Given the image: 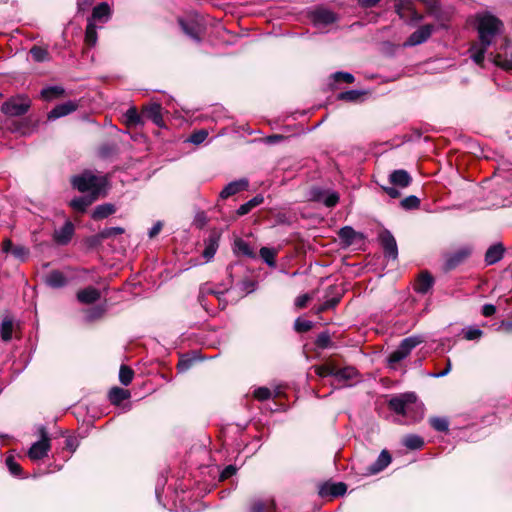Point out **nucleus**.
Wrapping results in <instances>:
<instances>
[{
  "mask_svg": "<svg viewBox=\"0 0 512 512\" xmlns=\"http://www.w3.org/2000/svg\"><path fill=\"white\" fill-rule=\"evenodd\" d=\"M479 41L469 49L470 57L476 64H482L487 48L494 42L502 30V22L490 13L478 14L476 17Z\"/></svg>",
  "mask_w": 512,
  "mask_h": 512,
  "instance_id": "1",
  "label": "nucleus"
},
{
  "mask_svg": "<svg viewBox=\"0 0 512 512\" xmlns=\"http://www.w3.org/2000/svg\"><path fill=\"white\" fill-rule=\"evenodd\" d=\"M388 406L396 414L408 417L412 422L419 421L424 415L423 404L417 402V397L413 392L392 397Z\"/></svg>",
  "mask_w": 512,
  "mask_h": 512,
  "instance_id": "2",
  "label": "nucleus"
},
{
  "mask_svg": "<svg viewBox=\"0 0 512 512\" xmlns=\"http://www.w3.org/2000/svg\"><path fill=\"white\" fill-rule=\"evenodd\" d=\"M71 184L73 188L82 193L95 196H105L107 194V177L96 175L90 171L73 176Z\"/></svg>",
  "mask_w": 512,
  "mask_h": 512,
  "instance_id": "3",
  "label": "nucleus"
},
{
  "mask_svg": "<svg viewBox=\"0 0 512 512\" xmlns=\"http://www.w3.org/2000/svg\"><path fill=\"white\" fill-rule=\"evenodd\" d=\"M424 342V337L420 335H413L410 337L404 338L398 348L390 353L388 357V362L390 365L397 364L404 360L411 351L418 345Z\"/></svg>",
  "mask_w": 512,
  "mask_h": 512,
  "instance_id": "4",
  "label": "nucleus"
},
{
  "mask_svg": "<svg viewBox=\"0 0 512 512\" xmlns=\"http://www.w3.org/2000/svg\"><path fill=\"white\" fill-rule=\"evenodd\" d=\"M40 439L34 442L28 450V457L32 461H38L48 456L51 449L49 433L45 426L38 427Z\"/></svg>",
  "mask_w": 512,
  "mask_h": 512,
  "instance_id": "5",
  "label": "nucleus"
},
{
  "mask_svg": "<svg viewBox=\"0 0 512 512\" xmlns=\"http://www.w3.org/2000/svg\"><path fill=\"white\" fill-rule=\"evenodd\" d=\"M179 24L183 32L196 42L201 41V35L205 31V25L197 17L189 19H179Z\"/></svg>",
  "mask_w": 512,
  "mask_h": 512,
  "instance_id": "6",
  "label": "nucleus"
},
{
  "mask_svg": "<svg viewBox=\"0 0 512 512\" xmlns=\"http://www.w3.org/2000/svg\"><path fill=\"white\" fill-rule=\"evenodd\" d=\"M434 31L432 24H426L414 31L404 42V47H413L426 42Z\"/></svg>",
  "mask_w": 512,
  "mask_h": 512,
  "instance_id": "7",
  "label": "nucleus"
},
{
  "mask_svg": "<svg viewBox=\"0 0 512 512\" xmlns=\"http://www.w3.org/2000/svg\"><path fill=\"white\" fill-rule=\"evenodd\" d=\"M379 240L386 257L395 260L398 256V247L395 237L389 230H383L379 234Z\"/></svg>",
  "mask_w": 512,
  "mask_h": 512,
  "instance_id": "8",
  "label": "nucleus"
},
{
  "mask_svg": "<svg viewBox=\"0 0 512 512\" xmlns=\"http://www.w3.org/2000/svg\"><path fill=\"white\" fill-rule=\"evenodd\" d=\"M29 109V102L18 99H11L2 104L1 110L9 116H21Z\"/></svg>",
  "mask_w": 512,
  "mask_h": 512,
  "instance_id": "9",
  "label": "nucleus"
},
{
  "mask_svg": "<svg viewBox=\"0 0 512 512\" xmlns=\"http://www.w3.org/2000/svg\"><path fill=\"white\" fill-rule=\"evenodd\" d=\"M357 375V370L352 366H347L344 368L336 367L333 384H337V387L349 386L348 382L354 380Z\"/></svg>",
  "mask_w": 512,
  "mask_h": 512,
  "instance_id": "10",
  "label": "nucleus"
},
{
  "mask_svg": "<svg viewBox=\"0 0 512 512\" xmlns=\"http://www.w3.org/2000/svg\"><path fill=\"white\" fill-rule=\"evenodd\" d=\"M143 120H151L158 127L164 126L162 107L159 103H151L142 109Z\"/></svg>",
  "mask_w": 512,
  "mask_h": 512,
  "instance_id": "11",
  "label": "nucleus"
},
{
  "mask_svg": "<svg viewBox=\"0 0 512 512\" xmlns=\"http://www.w3.org/2000/svg\"><path fill=\"white\" fill-rule=\"evenodd\" d=\"M249 187V181L246 178H241L228 183L220 192L219 197L223 200L241 192L247 190Z\"/></svg>",
  "mask_w": 512,
  "mask_h": 512,
  "instance_id": "12",
  "label": "nucleus"
},
{
  "mask_svg": "<svg viewBox=\"0 0 512 512\" xmlns=\"http://www.w3.org/2000/svg\"><path fill=\"white\" fill-rule=\"evenodd\" d=\"M77 108L78 103L71 100L58 104L48 113V120H56L58 118L67 116L76 111Z\"/></svg>",
  "mask_w": 512,
  "mask_h": 512,
  "instance_id": "13",
  "label": "nucleus"
},
{
  "mask_svg": "<svg viewBox=\"0 0 512 512\" xmlns=\"http://www.w3.org/2000/svg\"><path fill=\"white\" fill-rule=\"evenodd\" d=\"M110 18L111 8L108 3L102 2L93 8L92 15L88 19V22L104 24L108 22Z\"/></svg>",
  "mask_w": 512,
  "mask_h": 512,
  "instance_id": "14",
  "label": "nucleus"
},
{
  "mask_svg": "<svg viewBox=\"0 0 512 512\" xmlns=\"http://www.w3.org/2000/svg\"><path fill=\"white\" fill-rule=\"evenodd\" d=\"M312 197L327 207H334L339 202V194L335 191L314 189L312 190Z\"/></svg>",
  "mask_w": 512,
  "mask_h": 512,
  "instance_id": "15",
  "label": "nucleus"
},
{
  "mask_svg": "<svg viewBox=\"0 0 512 512\" xmlns=\"http://www.w3.org/2000/svg\"><path fill=\"white\" fill-rule=\"evenodd\" d=\"M389 182L393 186L406 188L411 184L412 177L406 170L397 169L390 173Z\"/></svg>",
  "mask_w": 512,
  "mask_h": 512,
  "instance_id": "16",
  "label": "nucleus"
},
{
  "mask_svg": "<svg viewBox=\"0 0 512 512\" xmlns=\"http://www.w3.org/2000/svg\"><path fill=\"white\" fill-rule=\"evenodd\" d=\"M311 19L314 25H329L336 21V15L328 9L320 8L312 12Z\"/></svg>",
  "mask_w": 512,
  "mask_h": 512,
  "instance_id": "17",
  "label": "nucleus"
},
{
  "mask_svg": "<svg viewBox=\"0 0 512 512\" xmlns=\"http://www.w3.org/2000/svg\"><path fill=\"white\" fill-rule=\"evenodd\" d=\"M347 486L343 482L338 483H325L320 486L319 494L322 497L332 496L338 497L346 493Z\"/></svg>",
  "mask_w": 512,
  "mask_h": 512,
  "instance_id": "18",
  "label": "nucleus"
},
{
  "mask_svg": "<svg viewBox=\"0 0 512 512\" xmlns=\"http://www.w3.org/2000/svg\"><path fill=\"white\" fill-rule=\"evenodd\" d=\"M73 234L74 225L72 222L67 221L61 228L55 230L53 237L58 244L66 245L71 240Z\"/></svg>",
  "mask_w": 512,
  "mask_h": 512,
  "instance_id": "19",
  "label": "nucleus"
},
{
  "mask_svg": "<svg viewBox=\"0 0 512 512\" xmlns=\"http://www.w3.org/2000/svg\"><path fill=\"white\" fill-rule=\"evenodd\" d=\"M391 455L387 450H383L376 461L367 468L369 475H375L383 471L391 463Z\"/></svg>",
  "mask_w": 512,
  "mask_h": 512,
  "instance_id": "20",
  "label": "nucleus"
},
{
  "mask_svg": "<svg viewBox=\"0 0 512 512\" xmlns=\"http://www.w3.org/2000/svg\"><path fill=\"white\" fill-rule=\"evenodd\" d=\"M489 59L496 66L502 68L503 70L512 71V51L510 53H490Z\"/></svg>",
  "mask_w": 512,
  "mask_h": 512,
  "instance_id": "21",
  "label": "nucleus"
},
{
  "mask_svg": "<svg viewBox=\"0 0 512 512\" xmlns=\"http://www.w3.org/2000/svg\"><path fill=\"white\" fill-rule=\"evenodd\" d=\"M433 284L434 278L432 275L429 272L424 271L418 276L414 289L417 293L426 294L432 288Z\"/></svg>",
  "mask_w": 512,
  "mask_h": 512,
  "instance_id": "22",
  "label": "nucleus"
},
{
  "mask_svg": "<svg viewBox=\"0 0 512 512\" xmlns=\"http://www.w3.org/2000/svg\"><path fill=\"white\" fill-rule=\"evenodd\" d=\"M47 286L51 288H62L67 285L68 280L66 276L58 270H53L45 276L44 279Z\"/></svg>",
  "mask_w": 512,
  "mask_h": 512,
  "instance_id": "23",
  "label": "nucleus"
},
{
  "mask_svg": "<svg viewBox=\"0 0 512 512\" xmlns=\"http://www.w3.org/2000/svg\"><path fill=\"white\" fill-rule=\"evenodd\" d=\"M100 296V291L92 286L82 289L77 293L78 301L83 304L94 303L100 299Z\"/></svg>",
  "mask_w": 512,
  "mask_h": 512,
  "instance_id": "24",
  "label": "nucleus"
},
{
  "mask_svg": "<svg viewBox=\"0 0 512 512\" xmlns=\"http://www.w3.org/2000/svg\"><path fill=\"white\" fill-rule=\"evenodd\" d=\"M116 212V206L112 203L97 205L92 211L91 217L94 220H102Z\"/></svg>",
  "mask_w": 512,
  "mask_h": 512,
  "instance_id": "25",
  "label": "nucleus"
},
{
  "mask_svg": "<svg viewBox=\"0 0 512 512\" xmlns=\"http://www.w3.org/2000/svg\"><path fill=\"white\" fill-rule=\"evenodd\" d=\"M504 254V247L502 244H494L488 248L485 254V262L488 265H493L500 261Z\"/></svg>",
  "mask_w": 512,
  "mask_h": 512,
  "instance_id": "26",
  "label": "nucleus"
},
{
  "mask_svg": "<svg viewBox=\"0 0 512 512\" xmlns=\"http://www.w3.org/2000/svg\"><path fill=\"white\" fill-rule=\"evenodd\" d=\"M99 196L88 194L87 196H80L77 198H74L71 201V206L80 212H83L86 210L88 206H90L96 199H98Z\"/></svg>",
  "mask_w": 512,
  "mask_h": 512,
  "instance_id": "27",
  "label": "nucleus"
},
{
  "mask_svg": "<svg viewBox=\"0 0 512 512\" xmlns=\"http://www.w3.org/2000/svg\"><path fill=\"white\" fill-rule=\"evenodd\" d=\"M264 202V197L261 194L254 196L252 199L242 204L236 211L238 216L248 214L253 208L259 206Z\"/></svg>",
  "mask_w": 512,
  "mask_h": 512,
  "instance_id": "28",
  "label": "nucleus"
},
{
  "mask_svg": "<svg viewBox=\"0 0 512 512\" xmlns=\"http://www.w3.org/2000/svg\"><path fill=\"white\" fill-rule=\"evenodd\" d=\"M130 397V392L120 387H113L109 392V400L113 405H119Z\"/></svg>",
  "mask_w": 512,
  "mask_h": 512,
  "instance_id": "29",
  "label": "nucleus"
},
{
  "mask_svg": "<svg viewBox=\"0 0 512 512\" xmlns=\"http://www.w3.org/2000/svg\"><path fill=\"white\" fill-rule=\"evenodd\" d=\"M65 90L62 86H48L41 90V97L46 101H51L63 96Z\"/></svg>",
  "mask_w": 512,
  "mask_h": 512,
  "instance_id": "30",
  "label": "nucleus"
},
{
  "mask_svg": "<svg viewBox=\"0 0 512 512\" xmlns=\"http://www.w3.org/2000/svg\"><path fill=\"white\" fill-rule=\"evenodd\" d=\"M403 445L411 450H418L424 446L422 437L416 434H408L402 440Z\"/></svg>",
  "mask_w": 512,
  "mask_h": 512,
  "instance_id": "31",
  "label": "nucleus"
},
{
  "mask_svg": "<svg viewBox=\"0 0 512 512\" xmlns=\"http://www.w3.org/2000/svg\"><path fill=\"white\" fill-rule=\"evenodd\" d=\"M260 257L269 266L274 268L276 266L277 250L269 247H262L260 249Z\"/></svg>",
  "mask_w": 512,
  "mask_h": 512,
  "instance_id": "32",
  "label": "nucleus"
},
{
  "mask_svg": "<svg viewBox=\"0 0 512 512\" xmlns=\"http://www.w3.org/2000/svg\"><path fill=\"white\" fill-rule=\"evenodd\" d=\"M13 329V320L8 317L4 318L0 327V335L3 341L8 342L12 339Z\"/></svg>",
  "mask_w": 512,
  "mask_h": 512,
  "instance_id": "33",
  "label": "nucleus"
},
{
  "mask_svg": "<svg viewBox=\"0 0 512 512\" xmlns=\"http://www.w3.org/2000/svg\"><path fill=\"white\" fill-rule=\"evenodd\" d=\"M30 54L35 62H46L50 60V54L48 50L41 46H33L30 49Z\"/></svg>",
  "mask_w": 512,
  "mask_h": 512,
  "instance_id": "34",
  "label": "nucleus"
},
{
  "mask_svg": "<svg viewBox=\"0 0 512 512\" xmlns=\"http://www.w3.org/2000/svg\"><path fill=\"white\" fill-rule=\"evenodd\" d=\"M124 116L128 125H140L144 123L142 112L139 113L135 107H130Z\"/></svg>",
  "mask_w": 512,
  "mask_h": 512,
  "instance_id": "35",
  "label": "nucleus"
},
{
  "mask_svg": "<svg viewBox=\"0 0 512 512\" xmlns=\"http://www.w3.org/2000/svg\"><path fill=\"white\" fill-rule=\"evenodd\" d=\"M356 235L357 233L350 226L341 228L338 233L339 238L346 245H351L354 242Z\"/></svg>",
  "mask_w": 512,
  "mask_h": 512,
  "instance_id": "36",
  "label": "nucleus"
},
{
  "mask_svg": "<svg viewBox=\"0 0 512 512\" xmlns=\"http://www.w3.org/2000/svg\"><path fill=\"white\" fill-rule=\"evenodd\" d=\"M429 423L438 432H447L449 429V421L446 417H431Z\"/></svg>",
  "mask_w": 512,
  "mask_h": 512,
  "instance_id": "37",
  "label": "nucleus"
},
{
  "mask_svg": "<svg viewBox=\"0 0 512 512\" xmlns=\"http://www.w3.org/2000/svg\"><path fill=\"white\" fill-rule=\"evenodd\" d=\"M97 25L93 22H88L85 31V42L89 46H94L97 42Z\"/></svg>",
  "mask_w": 512,
  "mask_h": 512,
  "instance_id": "38",
  "label": "nucleus"
},
{
  "mask_svg": "<svg viewBox=\"0 0 512 512\" xmlns=\"http://www.w3.org/2000/svg\"><path fill=\"white\" fill-rule=\"evenodd\" d=\"M133 377H134V371L126 365H121L120 370H119L120 382L124 386H127L132 382Z\"/></svg>",
  "mask_w": 512,
  "mask_h": 512,
  "instance_id": "39",
  "label": "nucleus"
},
{
  "mask_svg": "<svg viewBox=\"0 0 512 512\" xmlns=\"http://www.w3.org/2000/svg\"><path fill=\"white\" fill-rule=\"evenodd\" d=\"M123 233H124V229L122 227H108V228L101 230L97 234L96 238L98 241H101L103 239H107V238H110V237H113V236H116L119 234H123Z\"/></svg>",
  "mask_w": 512,
  "mask_h": 512,
  "instance_id": "40",
  "label": "nucleus"
},
{
  "mask_svg": "<svg viewBox=\"0 0 512 512\" xmlns=\"http://www.w3.org/2000/svg\"><path fill=\"white\" fill-rule=\"evenodd\" d=\"M364 92L360 90H349L338 94V99L348 102H357Z\"/></svg>",
  "mask_w": 512,
  "mask_h": 512,
  "instance_id": "41",
  "label": "nucleus"
},
{
  "mask_svg": "<svg viewBox=\"0 0 512 512\" xmlns=\"http://www.w3.org/2000/svg\"><path fill=\"white\" fill-rule=\"evenodd\" d=\"M6 466L11 473V475L16 477L22 476V468L21 466L15 461L14 457L12 455L7 456L5 460Z\"/></svg>",
  "mask_w": 512,
  "mask_h": 512,
  "instance_id": "42",
  "label": "nucleus"
},
{
  "mask_svg": "<svg viewBox=\"0 0 512 512\" xmlns=\"http://www.w3.org/2000/svg\"><path fill=\"white\" fill-rule=\"evenodd\" d=\"M335 368H336V366H334L332 364H324V365L315 367V372L321 378H326V377L334 378Z\"/></svg>",
  "mask_w": 512,
  "mask_h": 512,
  "instance_id": "43",
  "label": "nucleus"
},
{
  "mask_svg": "<svg viewBox=\"0 0 512 512\" xmlns=\"http://www.w3.org/2000/svg\"><path fill=\"white\" fill-rule=\"evenodd\" d=\"M235 247L238 250V252L242 253L243 255L250 257V258L255 257V254H254L252 248L246 241H244L242 239H238L235 242Z\"/></svg>",
  "mask_w": 512,
  "mask_h": 512,
  "instance_id": "44",
  "label": "nucleus"
},
{
  "mask_svg": "<svg viewBox=\"0 0 512 512\" xmlns=\"http://www.w3.org/2000/svg\"><path fill=\"white\" fill-rule=\"evenodd\" d=\"M466 340H478L482 337L483 331L476 326H469L463 330Z\"/></svg>",
  "mask_w": 512,
  "mask_h": 512,
  "instance_id": "45",
  "label": "nucleus"
},
{
  "mask_svg": "<svg viewBox=\"0 0 512 512\" xmlns=\"http://www.w3.org/2000/svg\"><path fill=\"white\" fill-rule=\"evenodd\" d=\"M400 204H401L402 208H404L406 210H412V209H416L419 207L420 200L418 197H416L414 195H410V196L404 198L403 200H401Z\"/></svg>",
  "mask_w": 512,
  "mask_h": 512,
  "instance_id": "46",
  "label": "nucleus"
},
{
  "mask_svg": "<svg viewBox=\"0 0 512 512\" xmlns=\"http://www.w3.org/2000/svg\"><path fill=\"white\" fill-rule=\"evenodd\" d=\"M208 136V132L205 129H201L193 132L189 137V142L199 145L203 143Z\"/></svg>",
  "mask_w": 512,
  "mask_h": 512,
  "instance_id": "47",
  "label": "nucleus"
},
{
  "mask_svg": "<svg viewBox=\"0 0 512 512\" xmlns=\"http://www.w3.org/2000/svg\"><path fill=\"white\" fill-rule=\"evenodd\" d=\"M11 254L20 261H25L28 257L29 251L26 247L22 245L14 246L13 249H11Z\"/></svg>",
  "mask_w": 512,
  "mask_h": 512,
  "instance_id": "48",
  "label": "nucleus"
},
{
  "mask_svg": "<svg viewBox=\"0 0 512 512\" xmlns=\"http://www.w3.org/2000/svg\"><path fill=\"white\" fill-rule=\"evenodd\" d=\"M313 327V323L309 320L297 318L294 323V328L297 332H307Z\"/></svg>",
  "mask_w": 512,
  "mask_h": 512,
  "instance_id": "49",
  "label": "nucleus"
},
{
  "mask_svg": "<svg viewBox=\"0 0 512 512\" xmlns=\"http://www.w3.org/2000/svg\"><path fill=\"white\" fill-rule=\"evenodd\" d=\"M254 397L259 401L268 400L272 397V391L267 387H259L255 389Z\"/></svg>",
  "mask_w": 512,
  "mask_h": 512,
  "instance_id": "50",
  "label": "nucleus"
},
{
  "mask_svg": "<svg viewBox=\"0 0 512 512\" xmlns=\"http://www.w3.org/2000/svg\"><path fill=\"white\" fill-rule=\"evenodd\" d=\"M333 79L336 82L343 81L346 83H353L355 80L354 76L349 72H336L333 74Z\"/></svg>",
  "mask_w": 512,
  "mask_h": 512,
  "instance_id": "51",
  "label": "nucleus"
},
{
  "mask_svg": "<svg viewBox=\"0 0 512 512\" xmlns=\"http://www.w3.org/2000/svg\"><path fill=\"white\" fill-rule=\"evenodd\" d=\"M331 343L330 335L327 332H322L317 336L316 344L320 348H327Z\"/></svg>",
  "mask_w": 512,
  "mask_h": 512,
  "instance_id": "52",
  "label": "nucleus"
},
{
  "mask_svg": "<svg viewBox=\"0 0 512 512\" xmlns=\"http://www.w3.org/2000/svg\"><path fill=\"white\" fill-rule=\"evenodd\" d=\"M217 243L216 241H211L204 249L203 251V256L204 258H206V260H210L213 258V256L215 255L216 253V250H217Z\"/></svg>",
  "mask_w": 512,
  "mask_h": 512,
  "instance_id": "53",
  "label": "nucleus"
},
{
  "mask_svg": "<svg viewBox=\"0 0 512 512\" xmlns=\"http://www.w3.org/2000/svg\"><path fill=\"white\" fill-rule=\"evenodd\" d=\"M273 503H271L269 506L266 505L262 501H256L253 503L251 507V512H270L272 509Z\"/></svg>",
  "mask_w": 512,
  "mask_h": 512,
  "instance_id": "54",
  "label": "nucleus"
},
{
  "mask_svg": "<svg viewBox=\"0 0 512 512\" xmlns=\"http://www.w3.org/2000/svg\"><path fill=\"white\" fill-rule=\"evenodd\" d=\"M104 313V308L102 307H94L87 311L86 319L88 321H93L97 318H100Z\"/></svg>",
  "mask_w": 512,
  "mask_h": 512,
  "instance_id": "55",
  "label": "nucleus"
},
{
  "mask_svg": "<svg viewBox=\"0 0 512 512\" xmlns=\"http://www.w3.org/2000/svg\"><path fill=\"white\" fill-rule=\"evenodd\" d=\"M237 472V468L234 465H228L226 466L220 473V480H226L233 475H235Z\"/></svg>",
  "mask_w": 512,
  "mask_h": 512,
  "instance_id": "56",
  "label": "nucleus"
},
{
  "mask_svg": "<svg viewBox=\"0 0 512 512\" xmlns=\"http://www.w3.org/2000/svg\"><path fill=\"white\" fill-rule=\"evenodd\" d=\"M338 302H339V298L328 299L318 307L317 312L321 313L325 310L331 309V308L335 307L338 304Z\"/></svg>",
  "mask_w": 512,
  "mask_h": 512,
  "instance_id": "57",
  "label": "nucleus"
},
{
  "mask_svg": "<svg viewBox=\"0 0 512 512\" xmlns=\"http://www.w3.org/2000/svg\"><path fill=\"white\" fill-rule=\"evenodd\" d=\"M79 446V441L76 437L74 436H69L66 438V441H65V447L70 451V452H75L77 447Z\"/></svg>",
  "mask_w": 512,
  "mask_h": 512,
  "instance_id": "58",
  "label": "nucleus"
},
{
  "mask_svg": "<svg viewBox=\"0 0 512 512\" xmlns=\"http://www.w3.org/2000/svg\"><path fill=\"white\" fill-rule=\"evenodd\" d=\"M399 187H396V186H382V189L384 190V192L390 197V198H393V199H396L398 197H400L401 193L400 191L398 190Z\"/></svg>",
  "mask_w": 512,
  "mask_h": 512,
  "instance_id": "59",
  "label": "nucleus"
},
{
  "mask_svg": "<svg viewBox=\"0 0 512 512\" xmlns=\"http://www.w3.org/2000/svg\"><path fill=\"white\" fill-rule=\"evenodd\" d=\"M201 292L202 294H212V295H215L217 297V299L220 301V303L222 302V297L224 296L225 293H229L230 290L227 289L225 292L224 291H216V290H213V289H210L208 287H203L201 289Z\"/></svg>",
  "mask_w": 512,
  "mask_h": 512,
  "instance_id": "60",
  "label": "nucleus"
},
{
  "mask_svg": "<svg viewBox=\"0 0 512 512\" xmlns=\"http://www.w3.org/2000/svg\"><path fill=\"white\" fill-rule=\"evenodd\" d=\"M481 312L484 317H490L496 313V306L493 304H485Z\"/></svg>",
  "mask_w": 512,
  "mask_h": 512,
  "instance_id": "61",
  "label": "nucleus"
},
{
  "mask_svg": "<svg viewBox=\"0 0 512 512\" xmlns=\"http://www.w3.org/2000/svg\"><path fill=\"white\" fill-rule=\"evenodd\" d=\"M310 300V296L308 294L300 295L295 300V305L298 308H303L306 306L307 302Z\"/></svg>",
  "mask_w": 512,
  "mask_h": 512,
  "instance_id": "62",
  "label": "nucleus"
},
{
  "mask_svg": "<svg viewBox=\"0 0 512 512\" xmlns=\"http://www.w3.org/2000/svg\"><path fill=\"white\" fill-rule=\"evenodd\" d=\"M162 229V223L160 221L156 222L149 230L148 236L150 238H154Z\"/></svg>",
  "mask_w": 512,
  "mask_h": 512,
  "instance_id": "63",
  "label": "nucleus"
},
{
  "mask_svg": "<svg viewBox=\"0 0 512 512\" xmlns=\"http://www.w3.org/2000/svg\"><path fill=\"white\" fill-rule=\"evenodd\" d=\"M451 361L450 359H447V369H444L443 371L441 372H438V373H432L430 374L431 377H434V378H440V377H444L446 375L449 374V372L451 371Z\"/></svg>",
  "mask_w": 512,
  "mask_h": 512,
  "instance_id": "64",
  "label": "nucleus"
}]
</instances>
